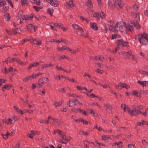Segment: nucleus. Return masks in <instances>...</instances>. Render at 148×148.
<instances>
[{
  "label": "nucleus",
  "mask_w": 148,
  "mask_h": 148,
  "mask_svg": "<svg viewBox=\"0 0 148 148\" xmlns=\"http://www.w3.org/2000/svg\"><path fill=\"white\" fill-rule=\"evenodd\" d=\"M142 109V106H134L132 109H131L129 111V114L132 116H136L139 114H141V112L138 109Z\"/></svg>",
  "instance_id": "f257e3e1"
},
{
  "label": "nucleus",
  "mask_w": 148,
  "mask_h": 148,
  "mask_svg": "<svg viewBox=\"0 0 148 148\" xmlns=\"http://www.w3.org/2000/svg\"><path fill=\"white\" fill-rule=\"evenodd\" d=\"M128 45L127 42L124 41L122 40H118L117 42V47L116 48L115 50L112 51L113 53H116L117 50L122 49L123 47L126 46Z\"/></svg>",
  "instance_id": "f03ea898"
},
{
  "label": "nucleus",
  "mask_w": 148,
  "mask_h": 148,
  "mask_svg": "<svg viewBox=\"0 0 148 148\" xmlns=\"http://www.w3.org/2000/svg\"><path fill=\"white\" fill-rule=\"evenodd\" d=\"M72 26L76 30V32L77 34L79 35L83 36L84 38H88L87 36L83 35L84 32L82 27L78 25L74 24L72 25Z\"/></svg>",
  "instance_id": "7ed1b4c3"
},
{
  "label": "nucleus",
  "mask_w": 148,
  "mask_h": 148,
  "mask_svg": "<svg viewBox=\"0 0 148 148\" xmlns=\"http://www.w3.org/2000/svg\"><path fill=\"white\" fill-rule=\"evenodd\" d=\"M19 119V117L16 115H14L8 119H5L3 120V123H5L8 125L13 124L16 120Z\"/></svg>",
  "instance_id": "20e7f679"
},
{
  "label": "nucleus",
  "mask_w": 148,
  "mask_h": 148,
  "mask_svg": "<svg viewBox=\"0 0 148 148\" xmlns=\"http://www.w3.org/2000/svg\"><path fill=\"white\" fill-rule=\"evenodd\" d=\"M115 25L118 30H119L121 32H123L124 30H125V23L124 22H118Z\"/></svg>",
  "instance_id": "39448f33"
},
{
  "label": "nucleus",
  "mask_w": 148,
  "mask_h": 148,
  "mask_svg": "<svg viewBox=\"0 0 148 148\" xmlns=\"http://www.w3.org/2000/svg\"><path fill=\"white\" fill-rule=\"evenodd\" d=\"M48 81V79L46 77H43L40 78L39 81L37 86L38 88H40L43 86L44 84L47 82Z\"/></svg>",
  "instance_id": "423d86ee"
},
{
  "label": "nucleus",
  "mask_w": 148,
  "mask_h": 148,
  "mask_svg": "<svg viewBox=\"0 0 148 148\" xmlns=\"http://www.w3.org/2000/svg\"><path fill=\"white\" fill-rule=\"evenodd\" d=\"M115 7L118 9L122 8L124 6V3L121 0H116L114 3Z\"/></svg>",
  "instance_id": "0eeeda50"
},
{
  "label": "nucleus",
  "mask_w": 148,
  "mask_h": 148,
  "mask_svg": "<svg viewBox=\"0 0 148 148\" xmlns=\"http://www.w3.org/2000/svg\"><path fill=\"white\" fill-rule=\"evenodd\" d=\"M31 43L34 46L40 45L41 44V41L38 39H34L32 38V41Z\"/></svg>",
  "instance_id": "6e6552de"
},
{
  "label": "nucleus",
  "mask_w": 148,
  "mask_h": 148,
  "mask_svg": "<svg viewBox=\"0 0 148 148\" xmlns=\"http://www.w3.org/2000/svg\"><path fill=\"white\" fill-rule=\"evenodd\" d=\"M115 87L118 89H120L123 88H125L127 89L130 88V86H129L126 84H123L121 83H119L117 85L115 86Z\"/></svg>",
  "instance_id": "1a4fd4ad"
},
{
  "label": "nucleus",
  "mask_w": 148,
  "mask_h": 148,
  "mask_svg": "<svg viewBox=\"0 0 148 148\" xmlns=\"http://www.w3.org/2000/svg\"><path fill=\"white\" fill-rule=\"evenodd\" d=\"M120 55H122L123 56H126L127 58H131V56L132 55V53L131 50L129 51L128 52L124 51L122 52L119 53Z\"/></svg>",
  "instance_id": "9d476101"
},
{
  "label": "nucleus",
  "mask_w": 148,
  "mask_h": 148,
  "mask_svg": "<svg viewBox=\"0 0 148 148\" xmlns=\"http://www.w3.org/2000/svg\"><path fill=\"white\" fill-rule=\"evenodd\" d=\"M25 29L28 31L31 32H35L36 31L35 27L31 24H29L26 27Z\"/></svg>",
  "instance_id": "9b49d317"
},
{
  "label": "nucleus",
  "mask_w": 148,
  "mask_h": 148,
  "mask_svg": "<svg viewBox=\"0 0 148 148\" xmlns=\"http://www.w3.org/2000/svg\"><path fill=\"white\" fill-rule=\"evenodd\" d=\"M121 107L122 109L123 110L124 112H127L129 114V111H130V109L129 108L128 106L123 103L121 105Z\"/></svg>",
  "instance_id": "f8f14e48"
},
{
  "label": "nucleus",
  "mask_w": 148,
  "mask_h": 148,
  "mask_svg": "<svg viewBox=\"0 0 148 148\" xmlns=\"http://www.w3.org/2000/svg\"><path fill=\"white\" fill-rule=\"evenodd\" d=\"M90 27L91 28L95 31H97L98 29V26L96 23L91 22L90 23Z\"/></svg>",
  "instance_id": "ddd939ff"
},
{
  "label": "nucleus",
  "mask_w": 148,
  "mask_h": 148,
  "mask_svg": "<svg viewBox=\"0 0 148 148\" xmlns=\"http://www.w3.org/2000/svg\"><path fill=\"white\" fill-rule=\"evenodd\" d=\"M5 31L7 32L8 34L10 35H13L17 33V29L16 30L12 29L9 31L6 29Z\"/></svg>",
  "instance_id": "4468645a"
},
{
  "label": "nucleus",
  "mask_w": 148,
  "mask_h": 148,
  "mask_svg": "<svg viewBox=\"0 0 148 148\" xmlns=\"http://www.w3.org/2000/svg\"><path fill=\"white\" fill-rule=\"evenodd\" d=\"M130 21V23L132 24L136 29H139L141 27L139 23L136 20L134 21L133 22L131 21Z\"/></svg>",
  "instance_id": "2eb2a0df"
},
{
  "label": "nucleus",
  "mask_w": 148,
  "mask_h": 148,
  "mask_svg": "<svg viewBox=\"0 0 148 148\" xmlns=\"http://www.w3.org/2000/svg\"><path fill=\"white\" fill-rule=\"evenodd\" d=\"M67 105L70 107H72L75 106V100L71 99L70 100Z\"/></svg>",
  "instance_id": "dca6fc26"
},
{
  "label": "nucleus",
  "mask_w": 148,
  "mask_h": 148,
  "mask_svg": "<svg viewBox=\"0 0 148 148\" xmlns=\"http://www.w3.org/2000/svg\"><path fill=\"white\" fill-rule=\"evenodd\" d=\"M137 83L143 87L146 86L148 84V81H140L138 80L137 81Z\"/></svg>",
  "instance_id": "f3484780"
},
{
  "label": "nucleus",
  "mask_w": 148,
  "mask_h": 148,
  "mask_svg": "<svg viewBox=\"0 0 148 148\" xmlns=\"http://www.w3.org/2000/svg\"><path fill=\"white\" fill-rule=\"evenodd\" d=\"M39 63H37L36 62H34L32 63H31L30 64L29 67L27 68V69L28 70L30 69L33 67H36L37 66L39 65Z\"/></svg>",
  "instance_id": "a211bd4d"
},
{
  "label": "nucleus",
  "mask_w": 148,
  "mask_h": 148,
  "mask_svg": "<svg viewBox=\"0 0 148 148\" xmlns=\"http://www.w3.org/2000/svg\"><path fill=\"white\" fill-rule=\"evenodd\" d=\"M83 142L84 145V147L85 148H89V144L90 143H93V144H94V143L92 142H88V141L84 140H83Z\"/></svg>",
  "instance_id": "6ab92c4d"
},
{
  "label": "nucleus",
  "mask_w": 148,
  "mask_h": 148,
  "mask_svg": "<svg viewBox=\"0 0 148 148\" xmlns=\"http://www.w3.org/2000/svg\"><path fill=\"white\" fill-rule=\"evenodd\" d=\"M50 3L51 5L55 7L58 6L59 5L58 1L56 0H52Z\"/></svg>",
  "instance_id": "aec40b11"
},
{
  "label": "nucleus",
  "mask_w": 148,
  "mask_h": 148,
  "mask_svg": "<svg viewBox=\"0 0 148 148\" xmlns=\"http://www.w3.org/2000/svg\"><path fill=\"white\" fill-rule=\"evenodd\" d=\"M13 108H14L16 112H17L18 113L21 114H23L24 113L22 110H20L18 108L15 106H14Z\"/></svg>",
  "instance_id": "412c9836"
},
{
  "label": "nucleus",
  "mask_w": 148,
  "mask_h": 148,
  "mask_svg": "<svg viewBox=\"0 0 148 148\" xmlns=\"http://www.w3.org/2000/svg\"><path fill=\"white\" fill-rule=\"evenodd\" d=\"M125 29H127L129 31L132 32L134 28L133 27L129 24H125Z\"/></svg>",
  "instance_id": "4be33fe9"
},
{
  "label": "nucleus",
  "mask_w": 148,
  "mask_h": 148,
  "mask_svg": "<svg viewBox=\"0 0 148 148\" xmlns=\"http://www.w3.org/2000/svg\"><path fill=\"white\" fill-rule=\"evenodd\" d=\"M86 4L88 7L90 8H93V4L91 0H87L86 3Z\"/></svg>",
  "instance_id": "5701e85b"
},
{
  "label": "nucleus",
  "mask_w": 148,
  "mask_h": 148,
  "mask_svg": "<svg viewBox=\"0 0 148 148\" xmlns=\"http://www.w3.org/2000/svg\"><path fill=\"white\" fill-rule=\"evenodd\" d=\"M64 102L63 100H62L60 101H56L54 103L53 105L56 107L60 106Z\"/></svg>",
  "instance_id": "b1692460"
},
{
  "label": "nucleus",
  "mask_w": 148,
  "mask_h": 148,
  "mask_svg": "<svg viewBox=\"0 0 148 148\" xmlns=\"http://www.w3.org/2000/svg\"><path fill=\"white\" fill-rule=\"evenodd\" d=\"M109 29L111 31L113 32H116L118 31L117 28H116V25L115 26L111 25L109 27Z\"/></svg>",
  "instance_id": "393cba45"
},
{
  "label": "nucleus",
  "mask_w": 148,
  "mask_h": 148,
  "mask_svg": "<svg viewBox=\"0 0 148 148\" xmlns=\"http://www.w3.org/2000/svg\"><path fill=\"white\" fill-rule=\"evenodd\" d=\"M65 134H64V136H62V138L67 141H69L71 138V137L69 136H66Z\"/></svg>",
  "instance_id": "a878e982"
},
{
  "label": "nucleus",
  "mask_w": 148,
  "mask_h": 148,
  "mask_svg": "<svg viewBox=\"0 0 148 148\" xmlns=\"http://www.w3.org/2000/svg\"><path fill=\"white\" fill-rule=\"evenodd\" d=\"M131 15L134 18H140V13H136L134 12H133L131 13Z\"/></svg>",
  "instance_id": "bb28decb"
},
{
  "label": "nucleus",
  "mask_w": 148,
  "mask_h": 148,
  "mask_svg": "<svg viewBox=\"0 0 148 148\" xmlns=\"http://www.w3.org/2000/svg\"><path fill=\"white\" fill-rule=\"evenodd\" d=\"M110 136L109 135H103L101 136V139L102 140H106L107 139H110Z\"/></svg>",
  "instance_id": "cd10ccee"
},
{
  "label": "nucleus",
  "mask_w": 148,
  "mask_h": 148,
  "mask_svg": "<svg viewBox=\"0 0 148 148\" xmlns=\"http://www.w3.org/2000/svg\"><path fill=\"white\" fill-rule=\"evenodd\" d=\"M38 134L36 132H34L32 130L31 131L29 137L31 138H33L36 134Z\"/></svg>",
  "instance_id": "c85d7f7f"
},
{
  "label": "nucleus",
  "mask_w": 148,
  "mask_h": 148,
  "mask_svg": "<svg viewBox=\"0 0 148 148\" xmlns=\"http://www.w3.org/2000/svg\"><path fill=\"white\" fill-rule=\"evenodd\" d=\"M66 95L69 97H78V96L76 94L74 93L71 94L70 93H67Z\"/></svg>",
  "instance_id": "c756f323"
},
{
  "label": "nucleus",
  "mask_w": 148,
  "mask_h": 148,
  "mask_svg": "<svg viewBox=\"0 0 148 148\" xmlns=\"http://www.w3.org/2000/svg\"><path fill=\"white\" fill-rule=\"evenodd\" d=\"M131 94H132L133 95H135L139 98L141 97L140 95H138V92L136 90L132 91L131 92Z\"/></svg>",
  "instance_id": "7c9ffc66"
},
{
  "label": "nucleus",
  "mask_w": 148,
  "mask_h": 148,
  "mask_svg": "<svg viewBox=\"0 0 148 148\" xmlns=\"http://www.w3.org/2000/svg\"><path fill=\"white\" fill-rule=\"evenodd\" d=\"M53 25L55 27L58 28L59 27L61 28L63 25L62 24L60 23H54L53 24Z\"/></svg>",
  "instance_id": "2f4dec72"
},
{
  "label": "nucleus",
  "mask_w": 148,
  "mask_h": 148,
  "mask_svg": "<svg viewBox=\"0 0 148 148\" xmlns=\"http://www.w3.org/2000/svg\"><path fill=\"white\" fill-rule=\"evenodd\" d=\"M21 2L23 7L28 4V2L27 0H21Z\"/></svg>",
  "instance_id": "473e14b6"
},
{
  "label": "nucleus",
  "mask_w": 148,
  "mask_h": 148,
  "mask_svg": "<svg viewBox=\"0 0 148 148\" xmlns=\"http://www.w3.org/2000/svg\"><path fill=\"white\" fill-rule=\"evenodd\" d=\"M10 135V134L8 132H7L6 134H1V136L2 137L5 139H7L8 138V136Z\"/></svg>",
  "instance_id": "72a5a7b5"
},
{
  "label": "nucleus",
  "mask_w": 148,
  "mask_h": 148,
  "mask_svg": "<svg viewBox=\"0 0 148 148\" xmlns=\"http://www.w3.org/2000/svg\"><path fill=\"white\" fill-rule=\"evenodd\" d=\"M32 78L31 76H29L24 78L23 79V81L24 82H26L28 81L31 80Z\"/></svg>",
  "instance_id": "f704fd0d"
},
{
  "label": "nucleus",
  "mask_w": 148,
  "mask_h": 148,
  "mask_svg": "<svg viewBox=\"0 0 148 148\" xmlns=\"http://www.w3.org/2000/svg\"><path fill=\"white\" fill-rule=\"evenodd\" d=\"M54 23H52V22H51V23L47 22L46 23V25H49L50 26V27H51V28L52 29H53L54 30H56V29H55L53 27L54 25H53V24H54Z\"/></svg>",
  "instance_id": "c9c22d12"
},
{
  "label": "nucleus",
  "mask_w": 148,
  "mask_h": 148,
  "mask_svg": "<svg viewBox=\"0 0 148 148\" xmlns=\"http://www.w3.org/2000/svg\"><path fill=\"white\" fill-rule=\"evenodd\" d=\"M42 73H38L36 74H33L32 75L31 77L32 79L33 78H36L37 77L41 75L42 74Z\"/></svg>",
  "instance_id": "e433bc0d"
},
{
  "label": "nucleus",
  "mask_w": 148,
  "mask_h": 148,
  "mask_svg": "<svg viewBox=\"0 0 148 148\" xmlns=\"http://www.w3.org/2000/svg\"><path fill=\"white\" fill-rule=\"evenodd\" d=\"M4 18L5 20L7 21L10 20V15L8 13H7L4 15Z\"/></svg>",
  "instance_id": "4c0bfd02"
},
{
  "label": "nucleus",
  "mask_w": 148,
  "mask_h": 148,
  "mask_svg": "<svg viewBox=\"0 0 148 148\" xmlns=\"http://www.w3.org/2000/svg\"><path fill=\"white\" fill-rule=\"evenodd\" d=\"M9 85L8 84H5L4 85V86L2 88V90L3 91H4L5 90V89L9 90L10 89Z\"/></svg>",
  "instance_id": "58836bf2"
},
{
  "label": "nucleus",
  "mask_w": 148,
  "mask_h": 148,
  "mask_svg": "<svg viewBox=\"0 0 148 148\" xmlns=\"http://www.w3.org/2000/svg\"><path fill=\"white\" fill-rule=\"evenodd\" d=\"M30 1L31 2L38 5H39L40 4V0H30Z\"/></svg>",
  "instance_id": "ea45409f"
},
{
  "label": "nucleus",
  "mask_w": 148,
  "mask_h": 148,
  "mask_svg": "<svg viewBox=\"0 0 148 148\" xmlns=\"http://www.w3.org/2000/svg\"><path fill=\"white\" fill-rule=\"evenodd\" d=\"M42 89V91L40 90H38V93L42 95H45V89L44 88H43Z\"/></svg>",
  "instance_id": "a19ab883"
},
{
  "label": "nucleus",
  "mask_w": 148,
  "mask_h": 148,
  "mask_svg": "<svg viewBox=\"0 0 148 148\" xmlns=\"http://www.w3.org/2000/svg\"><path fill=\"white\" fill-rule=\"evenodd\" d=\"M80 109L79 108H73L71 109V111L73 112L77 113L79 112Z\"/></svg>",
  "instance_id": "79ce46f5"
},
{
  "label": "nucleus",
  "mask_w": 148,
  "mask_h": 148,
  "mask_svg": "<svg viewBox=\"0 0 148 148\" xmlns=\"http://www.w3.org/2000/svg\"><path fill=\"white\" fill-rule=\"evenodd\" d=\"M32 38L30 37V38L23 39V42L22 44H23L28 41H30L31 42L32 41Z\"/></svg>",
  "instance_id": "37998d69"
},
{
  "label": "nucleus",
  "mask_w": 148,
  "mask_h": 148,
  "mask_svg": "<svg viewBox=\"0 0 148 148\" xmlns=\"http://www.w3.org/2000/svg\"><path fill=\"white\" fill-rule=\"evenodd\" d=\"M6 5L5 1L3 0H0V7Z\"/></svg>",
  "instance_id": "c03bdc74"
},
{
  "label": "nucleus",
  "mask_w": 148,
  "mask_h": 148,
  "mask_svg": "<svg viewBox=\"0 0 148 148\" xmlns=\"http://www.w3.org/2000/svg\"><path fill=\"white\" fill-rule=\"evenodd\" d=\"M116 129L117 131H122L123 129H124L125 130H126L127 128L126 127H116Z\"/></svg>",
  "instance_id": "a18cd8bd"
},
{
  "label": "nucleus",
  "mask_w": 148,
  "mask_h": 148,
  "mask_svg": "<svg viewBox=\"0 0 148 148\" xmlns=\"http://www.w3.org/2000/svg\"><path fill=\"white\" fill-rule=\"evenodd\" d=\"M53 12V9L48 8L47 10V13L51 16L52 15Z\"/></svg>",
  "instance_id": "49530a36"
},
{
  "label": "nucleus",
  "mask_w": 148,
  "mask_h": 148,
  "mask_svg": "<svg viewBox=\"0 0 148 148\" xmlns=\"http://www.w3.org/2000/svg\"><path fill=\"white\" fill-rule=\"evenodd\" d=\"M68 4L70 8H72L74 7V4L72 0H71L68 2Z\"/></svg>",
  "instance_id": "de8ad7c7"
},
{
  "label": "nucleus",
  "mask_w": 148,
  "mask_h": 148,
  "mask_svg": "<svg viewBox=\"0 0 148 148\" xmlns=\"http://www.w3.org/2000/svg\"><path fill=\"white\" fill-rule=\"evenodd\" d=\"M79 49L78 48L76 49L75 50L72 49V51H71V53L73 54H75L78 53L79 52Z\"/></svg>",
  "instance_id": "09e8293b"
},
{
  "label": "nucleus",
  "mask_w": 148,
  "mask_h": 148,
  "mask_svg": "<svg viewBox=\"0 0 148 148\" xmlns=\"http://www.w3.org/2000/svg\"><path fill=\"white\" fill-rule=\"evenodd\" d=\"M89 105L91 106H97L98 107H100L99 105L97 102H95L94 103L91 102L89 103Z\"/></svg>",
  "instance_id": "8fccbe9b"
},
{
  "label": "nucleus",
  "mask_w": 148,
  "mask_h": 148,
  "mask_svg": "<svg viewBox=\"0 0 148 148\" xmlns=\"http://www.w3.org/2000/svg\"><path fill=\"white\" fill-rule=\"evenodd\" d=\"M140 93L142 95H148V90L145 91L140 90Z\"/></svg>",
  "instance_id": "3c124183"
},
{
  "label": "nucleus",
  "mask_w": 148,
  "mask_h": 148,
  "mask_svg": "<svg viewBox=\"0 0 148 148\" xmlns=\"http://www.w3.org/2000/svg\"><path fill=\"white\" fill-rule=\"evenodd\" d=\"M9 9V7L8 6L3 7L2 9V11L4 13H5Z\"/></svg>",
  "instance_id": "603ef678"
},
{
  "label": "nucleus",
  "mask_w": 148,
  "mask_h": 148,
  "mask_svg": "<svg viewBox=\"0 0 148 148\" xmlns=\"http://www.w3.org/2000/svg\"><path fill=\"white\" fill-rule=\"evenodd\" d=\"M104 107L106 108V110H111L112 108V107L111 106L107 104H105Z\"/></svg>",
  "instance_id": "864d4df0"
},
{
  "label": "nucleus",
  "mask_w": 148,
  "mask_h": 148,
  "mask_svg": "<svg viewBox=\"0 0 148 148\" xmlns=\"http://www.w3.org/2000/svg\"><path fill=\"white\" fill-rule=\"evenodd\" d=\"M16 62L20 65H25L26 64V63L23 62L22 61L20 60H16Z\"/></svg>",
  "instance_id": "5fc2aeb1"
},
{
  "label": "nucleus",
  "mask_w": 148,
  "mask_h": 148,
  "mask_svg": "<svg viewBox=\"0 0 148 148\" xmlns=\"http://www.w3.org/2000/svg\"><path fill=\"white\" fill-rule=\"evenodd\" d=\"M139 72V73L142 75H147V74L148 73V72H146L143 70H140Z\"/></svg>",
  "instance_id": "6e6d98bb"
},
{
  "label": "nucleus",
  "mask_w": 148,
  "mask_h": 148,
  "mask_svg": "<svg viewBox=\"0 0 148 148\" xmlns=\"http://www.w3.org/2000/svg\"><path fill=\"white\" fill-rule=\"evenodd\" d=\"M112 39H113L116 38H119L120 36L118 35L117 34H114L112 35Z\"/></svg>",
  "instance_id": "4d7b16f0"
},
{
  "label": "nucleus",
  "mask_w": 148,
  "mask_h": 148,
  "mask_svg": "<svg viewBox=\"0 0 148 148\" xmlns=\"http://www.w3.org/2000/svg\"><path fill=\"white\" fill-rule=\"evenodd\" d=\"M49 121L45 120H42L40 121V122L42 124H48L49 123Z\"/></svg>",
  "instance_id": "13d9d810"
},
{
  "label": "nucleus",
  "mask_w": 148,
  "mask_h": 148,
  "mask_svg": "<svg viewBox=\"0 0 148 148\" xmlns=\"http://www.w3.org/2000/svg\"><path fill=\"white\" fill-rule=\"evenodd\" d=\"M145 116H146L148 114V109H147L145 112H141V114Z\"/></svg>",
  "instance_id": "bf43d9fd"
},
{
  "label": "nucleus",
  "mask_w": 148,
  "mask_h": 148,
  "mask_svg": "<svg viewBox=\"0 0 148 148\" xmlns=\"http://www.w3.org/2000/svg\"><path fill=\"white\" fill-rule=\"evenodd\" d=\"M79 112L81 114L85 116H86L87 115V114L86 113V112L84 110H81L80 109Z\"/></svg>",
  "instance_id": "052dcab7"
},
{
  "label": "nucleus",
  "mask_w": 148,
  "mask_h": 148,
  "mask_svg": "<svg viewBox=\"0 0 148 148\" xmlns=\"http://www.w3.org/2000/svg\"><path fill=\"white\" fill-rule=\"evenodd\" d=\"M82 122L84 124L86 125H88L89 124H90V122L89 121H87L86 120H84L83 119Z\"/></svg>",
  "instance_id": "680f3d73"
},
{
  "label": "nucleus",
  "mask_w": 148,
  "mask_h": 148,
  "mask_svg": "<svg viewBox=\"0 0 148 148\" xmlns=\"http://www.w3.org/2000/svg\"><path fill=\"white\" fill-rule=\"evenodd\" d=\"M52 41L53 42H58V43H60L62 41V39H60L58 40H56L55 39H52Z\"/></svg>",
  "instance_id": "e2e57ef3"
},
{
  "label": "nucleus",
  "mask_w": 148,
  "mask_h": 148,
  "mask_svg": "<svg viewBox=\"0 0 148 148\" xmlns=\"http://www.w3.org/2000/svg\"><path fill=\"white\" fill-rule=\"evenodd\" d=\"M90 114H91L93 116H97V114H95L94 111L92 109L90 110Z\"/></svg>",
  "instance_id": "0e129e2a"
},
{
  "label": "nucleus",
  "mask_w": 148,
  "mask_h": 148,
  "mask_svg": "<svg viewBox=\"0 0 148 148\" xmlns=\"http://www.w3.org/2000/svg\"><path fill=\"white\" fill-rule=\"evenodd\" d=\"M133 61H135L136 60V58L134 55H132L131 56V58H129Z\"/></svg>",
  "instance_id": "69168bd1"
},
{
  "label": "nucleus",
  "mask_w": 148,
  "mask_h": 148,
  "mask_svg": "<svg viewBox=\"0 0 148 148\" xmlns=\"http://www.w3.org/2000/svg\"><path fill=\"white\" fill-rule=\"evenodd\" d=\"M113 0H109L108 2V4L109 6H111L113 4Z\"/></svg>",
  "instance_id": "338daca9"
},
{
  "label": "nucleus",
  "mask_w": 148,
  "mask_h": 148,
  "mask_svg": "<svg viewBox=\"0 0 148 148\" xmlns=\"http://www.w3.org/2000/svg\"><path fill=\"white\" fill-rule=\"evenodd\" d=\"M128 147L129 148H136L135 146L132 144H129L128 145Z\"/></svg>",
  "instance_id": "774afa93"
}]
</instances>
